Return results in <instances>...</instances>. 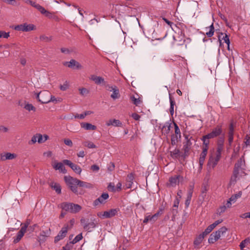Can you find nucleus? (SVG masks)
<instances>
[{
    "label": "nucleus",
    "instance_id": "obj_1",
    "mask_svg": "<svg viewBox=\"0 0 250 250\" xmlns=\"http://www.w3.org/2000/svg\"><path fill=\"white\" fill-rule=\"evenodd\" d=\"M64 179L70 189L77 195H82L84 193L83 190H79L78 189V187L87 188H92V185L91 184L78 180L70 176H65Z\"/></svg>",
    "mask_w": 250,
    "mask_h": 250
},
{
    "label": "nucleus",
    "instance_id": "obj_2",
    "mask_svg": "<svg viewBox=\"0 0 250 250\" xmlns=\"http://www.w3.org/2000/svg\"><path fill=\"white\" fill-rule=\"evenodd\" d=\"M227 229L226 227H223L217 231L212 232L209 236L208 242L209 244H213L220 238V232H226Z\"/></svg>",
    "mask_w": 250,
    "mask_h": 250
},
{
    "label": "nucleus",
    "instance_id": "obj_3",
    "mask_svg": "<svg viewBox=\"0 0 250 250\" xmlns=\"http://www.w3.org/2000/svg\"><path fill=\"white\" fill-rule=\"evenodd\" d=\"M50 93L48 91H43L37 94V99L42 104H47L49 103Z\"/></svg>",
    "mask_w": 250,
    "mask_h": 250
},
{
    "label": "nucleus",
    "instance_id": "obj_4",
    "mask_svg": "<svg viewBox=\"0 0 250 250\" xmlns=\"http://www.w3.org/2000/svg\"><path fill=\"white\" fill-rule=\"evenodd\" d=\"M119 211V209L118 208H112L108 211L100 212L98 213V216L102 219L110 218L115 216Z\"/></svg>",
    "mask_w": 250,
    "mask_h": 250
},
{
    "label": "nucleus",
    "instance_id": "obj_5",
    "mask_svg": "<svg viewBox=\"0 0 250 250\" xmlns=\"http://www.w3.org/2000/svg\"><path fill=\"white\" fill-rule=\"evenodd\" d=\"M94 221L95 219H94L93 220H91V222H88V219H85L84 218H82L80 220V222L81 224L83 226L84 229L88 231H91V230H90V229L95 228L96 226L97 223H95Z\"/></svg>",
    "mask_w": 250,
    "mask_h": 250
},
{
    "label": "nucleus",
    "instance_id": "obj_6",
    "mask_svg": "<svg viewBox=\"0 0 250 250\" xmlns=\"http://www.w3.org/2000/svg\"><path fill=\"white\" fill-rule=\"evenodd\" d=\"M222 131V125H218L212 129V131L210 133L207 134L206 136L212 139L221 135Z\"/></svg>",
    "mask_w": 250,
    "mask_h": 250
},
{
    "label": "nucleus",
    "instance_id": "obj_7",
    "mask_svg": "<svg viewBox=\"0 0 250 250\" xmlns=\"http://www.w3.org/2000/svg\"><path fill=\"white\" fill-rule=\"evenodd\" d=\"M68 229V225H66L62 227L61 230L59 231L58 235L55 237L54 243H57L59 241L63 239L66 235Z\"/></svg>",
    "mask_w": 250,
    "mask_h": 250
},
{
    "label": "nucleus",
    "instance_id": "obj_8",
    "mask_svg": "<svg viewBox=\"0 0 250 250\" xmlns=\"http://www.w3.org/2000/svg\"><path fill=\"white\" fill-rule=\"evenodd\" d=\"M64 165L68 166L76 173L80 174L82 171V168L80 166L76 165L70 160L65 159L62 161Z\"/></svg>",
    "mask_w": 250,
    "mask_h": 250
},
{
    "label": "nucleus",
    "instance_id": "obj_9",
    "mask_svg": "<svg viewBox=\"0 0 250 250\" xmlns=\"http://www.w3.org/2000/svg\"><path fill=\"white\" fill-rule=\"evenodd\" d=\"M184 136L186 140V142L184 143L183 148L186 153L187 152H189L190 149H191L192 143L191 140L195 141L194 139L192 137H189V135L184 134Z\"/></svg>",
    "mask_w": 250,
    "mask_h": 250
},
{
    "label": "nucleus",
    "instance_id": "obj_10",
    "mask_svg": "<svg viewBox=\"0 0 250 250\" xmlns=\"http://www.w3.org/2000/svg\"><path fill=\"white\" fill-rule=\"evenodd\" d=\"M63 65L71 68H76L78 69H81L82 67L80 63L74 59H71L70 62H64Z\"/></svg>",
    "mask_w": 250,
    "mask_h": 250
},
{
    "label": "nucleus",
    "instance_id": "obj_11",
    "mask_svg": "<svg viewBox=\"0 0 250 250\" xmlns=\"http://www.w3.org/2000/svg\"><path fill=\"white\" fill-rule=\"evenodd\" d=\"M109 197L108 194L107 193H103L98 199H96L93 202L94 206H98L100 203L104 204V200Z\"/></svg>",
    "mask_w": 250,
    "mask_h": 250
},
{
    "label": "nucleus",
    "instance_id": "obj_12",
    "mask_svg": "<svg viewBox=\"0 0 250 250\" xmlns=\"http://www.w3.org/2000/svg\"><path fill=\"white\" fill-rule=\"evenodd\" d=\"M208 150L206 148L202 149V151L200 155L199 163V169H201L203 167L205 158L207 155Z\"/></svg>",
    "mask_w": 250,
    "mask_h": 250
},
{
    "label": "nucleus",
    "instance_id": "obj_13",
    "mask_svg": "<svg viewBox=\"0 0 250 250\" xmlns=\"http://www.w3.org/2000/svg\"><path fill=\"white\" fill-rule=\"evenodd\" d=\"M90 79L94 81L97 84H102L103 85H106V82L104 81V79L101 77L93 75L91 76Z\"/></svg>",
    "mask_w": 250,
    "mask_h": 250
},
{
    "label": "nucleus",
    "instance_id": "obj_14",
    "mask_svg": "<svg viewBox=\"0 0 250 250\" xmlns=\"http://www.w3.org/2000/svg\"><path fill=\"white\" fill-rule=\"evenodd\" d=\"M17 155L15 153H11L6 152L4 154H0V160L1 161H5L6 160H12L15 159Z\"/></svg>",
    "mask_w": 250,
    "mask_h": 250
},
{
    "label": "nucleus",
    "instance_id": "obj_15",
    "mask_svg": "<svg viewBox=\"0 0 250 250\" xmlns=\"http://www.w3.org/2000/svg\"><path fill=\"white\" fill-rule=\"evenodd\" d=\"M134 179V175L133 173H131L127 175L126 179L125 186L127 188H130L132 187V185L133 183V180Z\"/></svg>",
    "mask_w": 250,
    "mask_h": 250
},
{
    "label": "nucleus",
    "instance_id": "obj_16",
    "mask_svg": "<svg viewBox=\"0 0 250 250\" xmlns=\"http://www.w3.org/2000/svg\"><path fill=\"white\" fill-rule=\"evenodd\" d=\"M220 159V158L217 157L216 156L215 157H213L212 156H210L208 161V165L211 167L212 168H214L217 165Z\"/></svg>",
    "mask_w": 250,
    "mask_h": 250
},
{
    "label": "nucleus",
    "instance_id": "obj_17",
    "mask_svg": "<svg viewBox=\"0 0 250 250\" xmlns=\"http://www.w3.org/2000/svg\"><path fill=\"white\" fill-rule=\"evenodd\" d=\"M180 178H182L180 175H175L170 177L169 179V184L172 187H175L177 184L179 183Z\"/></svg>",
    "mask_w": 250,
    "mask_h": 250
},
{
    "label": "nucleus",
    "instance_id": "obj_18",
    "mask_svg": "<svg viewBox=\"0 0 250 250\" xmlns=\"http://www.w3.org/2000/svg\"><path fill=\"white\" fill-rule=\"evenodd\" d=\"M81 125L82 128L87 130H95L97 129L96 125L88 123H82Z\"/></svg>",
    "mask_w": 250,
    "mask_h": 250
},
{
    "label": "nucleus",
    "instance_id": "obj_19",
    "mask_svg": "<svg viewBox=\"0 0 250 250\" xmlns=\"http://www.w3.org/2000/svg\"><path fill=\"white\" fill-rule=\"evenodd\" d=\"M63 164V163L61 162L57 163L53 166V167L56 170H59L61 172L65 174L67 172V170L65 169V167H64Z\"/></svg>",
    "mask_w": 250,
    "mask_h": 250
},
{
    "label": "nucleus",
    "instance_id": "obj_20",
    "mask_svg": "<svg viewBox=\"0 0 250 250\" xmlns=\"http://www.w3.org/2000/svg\"><path fill=\"white\" fill-rule=\"evenodd\" d=\"M49 186L52 189L55 190L58 194L61 193V187L59 184L51 182L49 183Z\"/></svg>",
    "mask_w": 250,
    "mask_h": 250
},
{
    "label": "nucleus",
    "instance_id": "obj_21",
    "mask_svg": "<svg viewBox=\"0 0 250 250\" xmlns=\"http://www.w3.org/2000/svg\"><path fill=\"white\" fill-rule=\"evenodd\" d=\"M108 90L113 91V93L111 95V97L114 100L118 99L120 97L119 90L117 86H114V88H112V89H108Z\"/></svg>",
    "mask_w": 250,
    "mask_h": 250
},
{
    "label": "nucleus",
    "instance_id": "obj_22",
    "mask_svg": "<svg viewBox=\"0 0 250 250\" xmlns=\"http://www.w3.org/2000/svg\"><path fill=\"white\" fill-rule=\"evenodd\" d=\"M211 139V138L207 137L206 135H204L202 137V141L203 142L202 149L206 148V149L208 150V145L209 143V139Z\"/></svg>",
    "mask_w": 250,
    "mask_h": 250
},
{
    "label": "nucleus",
    "instance_id": "obj_23",
    "mask_svg": "<svg viewBox=\"0 0 250 250\" xmlns=\"http://www.w3.org/2000/svg\"><path fill=\"white\" fill-rule=\"evenodd\" d=\"M223 35V33L221 32V33H218V34L217 36L218 40L220 42V44H221V39L223 40L224 41V42L227 44H230V41H229V36L227 34H225V35L224 36H223L222 38H221V35Z\"/></svg>",
    "mask_w": 250,
    "mask_h": 250
},
{
    "label": "nucleus",
    "instance_id": "obj_24",
    "mask_svg": "<svg viewBox=\"0 0 250 250\" xmlns=\"http://www.w3.org/2000/svg\"><path fill=\"white\" fill-rule=\"evenodd\" d=\"M208 28L209 29V30L208 32H207L206 34L202 32H200V33L203 34V35H206L208 38H210L212 37L215 32L213 23H212L211 25H210Z\"/></svg>",
    "mask_w": 250,
    "mask_h": 250
},
{
    "label": "nucleus",
    "instance_id": "obj_25",
    "mask_svg": "<svg viewBox=\"0 0 250 250\" xmlns=\"http://www.w3.org/2000/svg\"><path fill=\"white\" fill-rule=\"evenodd\" d=\"M82 209L81 206L79 205L78 204H75L74 203H72V207L70 208V212L73 213H76L81 210Z\"/></svg>",
    "mask_w": 250,
    "mask_h": 250
},
{
    "label": "nucleus",
    "instance_id": "obj_26",
    "mask_svg": "<svg viewBox=\"0 0 250 250\" xmlns=\"http://www.w3.org/2000/svg\"><path fill=\"white\" fill-rule=\"evenodd\" d=\"M35 8L37 9L42 14H45L46 17H49L51 13L46 11L42 6L38 4L35 6Z\"/></svg>",
    "mask_w": 250,
    "mask_h": 250
},
{
    "label": "nucleus",
    "instance_id": "obj_27",
    "mask_svg": "<svg viewBox=\"0 0 250 250\" xmlns=\"http://www.w3.org/2000/svg\"><path fill=\"white\" fill-rule=\"evenodd\" d=\"M72 207L71 203H63L61 205V208L65 211H70V208Z\"/></svg>",
    "mask_w": 250,
    "mask_h": 250
},
{
    "label": "nucleus",
    "instance_id": "obj_28",
    "mask_svg": "<svg viewBox=\"0 0 250 250\" xmlns=\"http://www.w3.org/2000/svg\"><path fill=\"white\" fill-rule=\"evenodd\" d=\"M204 237H205L203 236V235L200 234L199 235H198V237L196 238L193 242L195 248H196L202 243Z\"/></svg>",
    "mask_w": 250,
    "mask_h": 250
},
{
    "label": "nucleus",
    "instance_id": "obj_29",
    "mask_svg": "<svg viewBox=\"0 0 250 250\" xmlns=\"http://www.w3.org/2000/svg\"><path fill=\"white\" fill-rule=\"evenodd\" d=\"M23 31L29 32L34 30L36 29L35 26L33 24H28L26 23H24Z\"/></svg>",
    "mask_w": 250,
    "mask_h": 250
},
{
    "label": "nucleus",
    "instance_id": "obj_30",
    "mask_svg": "<svg viewBox=\"0 0 250 250\" xmlns=\"http://www.w3.org/2000/svg\"><path fill=\"white\" fill-rule=\"evenodd\" d=\"M169 101L170 104V106L169 109V111L170 115L173 116L174 114V106L175 105V102L172 96H169Z\"/></svg>",
    "mask_w": 250,
    "mask_h": 250
},
{
    "label": "nucleus",
    "instance_id": "obj_31",
    "mask_svg": "<svg viewBox=\"0 0 250 250\" xmlns=\"http://www.w3.org/2000/svg\"><path fill=\"white\" fill-rule=\"evenodd\" d=\"M249 244H250V237H247L240 243L239 245L240 249L241 250H244V248L246 247V245Z\"/></svg>",
    "mask_w": 250,
    "mask_h": 250
},
{
    "label": "nucleus",
    "instance_id": "obj_32",
    "mask_svg": "<svg viewBox=\"0 0 250 250\" xmlns=\"http://www.w3.org/2000/svg\"><path fill=\"white\" fill-rule=\"evenodd\" d=\"M242 191H239L238 193L235 194H234V195H232L230 198V201H232V202H233V203L235 202L237 199H238V198H240L241 195H242Z\"/></svg>",
    "mask_w": 250,
    "mask_h": 250
},
{
    "label": "nucleus",
    "instance_id": "obj_33",
    "mask_svg": "<svg viewBox=\"0 0 250 250\" xmlns=\"http://www.w3.org/2000/svg\"><path fill=\"white\" fill-rule=\"evenodd\" d=\"M208 190V187L207 185L203 184L201 189V196L204 199L205 197L206 196V192Z\"/></svg>",
    "mask_w": 250,
    "mask_h": 250
},
{
    "label": "nucleus",
    "instance_id": "obj_34",
    "mask_svg": "<svg viewBox=\"0 0 250 250\" xmlns=\"http://www.w3.org/2000/svg\"><path fill=\"white\" fill-rule=\"evenodd\" d=\"M83 238L82 233L79 234L77 235L75 238L70 242V244H74L80 241Z\"/></svg>",
    "mask_w": 250,
    "mask_h": 250
},
{
    "label": "nucleus",
    "instance_id": "obj_35",
    "mask_svg": "<svg viewBox=\"0 0 250 250\" xmlns=\"http://www.w3.org/2000/svg\"><path fill=\"white\" fill-rule=\"evenodd\" d=\"M83 145L89 148H95L97 146L92 142L90 141H86L83 143Z\"/></svg>",
    "mask_w": 250,
    "mask_h": 250
},
{
    "label": "nucleus",
    "instance_id": "obj_36",
    "mask_svg": "<svg viewBox=\"0 0 250 250\" xmlns=\"http://www.w3.org/2000/svg\"><path fill=\"white\" fill-rule=\"evenodd\" d=\"M213 228L210 226V225L208 226L205 230L204 231L201 233L203 236L205 237L206 235H207L208 234H209L212 230Z\"/></svg>",
    "mask_w": 250,
    "mask_h": 250
},
{
    "label": "nucleus",
    "instance_id": "obj_37",
    "mask_svg": "<svg viewBox=\"0 0 250 250\" xmlns=\"http://www.w3.org/2000/svg\"><path fill=\"white\" fill-rule=\"evenodd\" d=\"M244 140L245 145L243 146V148L250 146V136L247 134L245 137Z\"/></svg>",
    "mask_w": 250,
    "mask_h": 250
},
{
    "label": "nucleus",
    "instance_id": "obj_38",
    "mask_svg": "<svg viewBox=\"0 0 250 250\" xmlns=\"http://www.w3.org/2000/svg\"><path fill=\"white\" fill-rule=\"evenodd\" d=\"M24 108L29 111L31 110L34 111H36V108L32 104H25L24 106Z\"/></svg>",
    "mask_w": 250,
    "mask_h": 250
},
{
    "label": "nucleus",
    "instance_id": "obj_39",
    "mask_svg": "<svg viewBox=\"0 0 250 250\" xmlns=\"http://www.w3.org/2000/svg\"><path fill=\"white\" fill-rule=\"evenodd\" d=\"M23 236V235L21 234V232L20 233L18 232L16 238L14 239L13 242L15 244L18 243L21 240Z\"/></svg>",
    "mask_w": 250,
    "mask_h": 250
},
{
    "label": "nucleus",
    "instance_id": "obj_40",
    "mask_svg": "<svg viewBox=\"0 0 250 250\" xmlns=\"http://www.w3.org/2000/svg\"><path fill=\"white\" fill-rule=\"evenodd\" d=\"M175 133L176 136H179V139L181 138V132L178 125L174 123Z\"/></svg>",
    "mask_w": 250,
    "mask_h": 250
},
{
    "label": "nucleus",
    "instance_id": "obj_41",
    "mask_svg": "<svg viewBox=\"0 0 250 250\" xmlns=\"http://www.w3.org/2000/svg\"><path fill=\"white\" fill-rule=\"evenodd\" d=\"M131 99L133 104L136 106L139 105V104L141 103V101L139 98H136L134 96L131 97Z\"/></svg>",
    "mask_w": 250,
    "mask_h": 250
},
{
    "label": "nucleus",
    "instance_id": "obj_42",
    "mask_svg": "<svg viewBox=\"0 0 250 250\" xmlns=\"http://www.w3.org/2000/svg\"><path fill=\"white\" fill-rule=\"evenodd\" d=\"M243 161L241 158L239 159L234 165V168L241 169V166L242 165Z\"/></svg>",
    "mask_w": 250,
    "mask_h": 250
},
{
    "label": "nucleus",
    "instance_id": "obj_43",
    "mask_svg": "<svg viewBox=\"0 0 250 250\" xmlns=\"http://www.w3.org/2000/svg\"><path fill=\"white\" fill-rule=\"evenodd\" d=\"M180 153V150L178 149H175L173 151L170 152L171 156L172 157L177 158Z\"/></svg>",
    "mask_w": 250,
    "mask_h": 250
},
{
    "label": "nucleus",
    "instance_id": "obj_44",
    "mask_svg": "<svg viewBox=\"0 0 250 250\" xmlns=\"http://www.w3.org/2000/svg\"><path fill=\"white\" fill-rule=\"evenodd\" d=\"M112 123L113 124V126H122V123L119 120L113 119Z\"/></svg>",
    "mask_w": 250,
    "mask_h": 250
},
{
    "label": "nucleus",
    "instance_id": "obj_45",
    "mask_svg": "<svg viewBox=\"0 0 250 250\" xmlns=\"http://www.w3.org/2000/svg\"><path fill=\"white\" fill-rule=\"evenodd\" d=\"M164 210V207H161V208H159L158 211L156 213L154 214V215L155 216L157 219H158V217L160 215L163 214Z\"/></svg>",
    "mask_w": 250,
    "mask_h": 250
},
{
    "label": "nucleus",
    "instance_id": "obj_46",
    "mask_svg": "<svg viewBox=\"0 0 250 250\" xmlns=\"http://www.w3.org/2000/svg\"><path fill=\"white\" fill-rule=\"evenodd\" d=\"M234 134H228V145L229 146H231L233 141Z\"/></svg>",
    "mask_w": 250,
    "mask_h": 250
},
{
    "label": "nucleus",
    "instance_id": "obj_47",
    "mask_svg": "<svg viewBox=\"0 0 250 250\" xmlns=\"http://www.w3.org/2000/svg\"><path fill=\"white\" fill-rule=\"evenodd\" d=\"M9 37V32H5L4 31H0V38H4L7 39Z\"/></svg>",
    "mask_w": 250,
    "mask_h": 250
},
{
    "label": "nucleus",
    "instance_id": "obj_48",
    "mask_svg": "<svg viewBox=\"0 0 250 250\" xmlns=\"http://www.w3.org/2000/svg\"><path fill=\"white\" fill-rule=\"evenodd\" d=\"M234 128L233 125V122H231L229 124V132L228 134H234Z\"/></svg>",
    "mask_w": 250,
    "mask_h": 250
},
{
    "label": "nucleus",
    "instance_id": "obj_49",
    "mask_svg": "<svg viewBox=\"0 0 250 250\" xmlns=\"http://www.w3.org/2000/svg\"><path fill=\"white\" fill-rule=\"evenodd\" d=\"M225 141V134H223L221 136H220L218 138L217 144H221L224 145Z\"/></svg>",
    "mask_w": 250,
    "mask_h": 250
},
{
    "label": "nucleus",
    "instance_id": "obj_50",
    "mask_svg": "<svg viewBox=\"0 0 250 250\" xmlns=\"http://www.w3.org/2000/svg\"><path fill=\"white\" fill-rule=\"evenodd\" d=\"M227 209V207L225 205L220 207L218 209V213L220 215L222 213L224 212Z\"/></svg>",
    "mask_w": 250,
    "mask_h": 250
},
{
    "label": "nucleus",
    "instance_id": "obj_51",
    "mask_svg": "<svg viewBox=\"0 0 250 250\" xmlns=\"http://www.w3.org/2000/svg\"><path fill=\"white\" fill-rule=\"evenodd\" d=\"M219 16L220 18L225 21L226 26L229 27L227 18L221 13H219Z\"/></svg>",
    "mask_w": 250,
    "mask_h": 250
},
{
    "label": "nucleus",
    "instance_id": "obj_52",
    "mask_svg": "<svg viewBox=\"0 0 250 250\" xmlns=\"http://www.w3.org/2000/svg\"><path fill=\"white\" fill-rule=\"evenodd\" d=\"M79 91L82 95H85L89 93L88 90L85 88H80Z\"/></svg>",
    "mask_w": 250,
    "mask_h": 250
},
{
    "label": "nucleus",
    "instance_id": "obj_53",
    "mask_svg": "<svg viewBox=\"0 0 250 250\" xmlns=\"http://www.w3.org/2000/svg\"><path fill=\"white\" fill-rule=\"evenodd\" d=\"M68 88V84L67 82L66 81L63 85L60 86V88L62 91H65Z\"/></svg>",
    "mask_w": 250,
    "mask_h": 250
},
{
    "label": "nucleus",
    "instance_id": "obj_54",
    "mask_svg": "<svg viewBox=\"0 0 250 250\" xmlns=\"http://www.w3.org/2000/svg\"><path fill=\"white\" fill-rule=\"evenodd\" d=\"M64 143L70 146V147H72L73 146V143L72 142V141L70 140V139H65L64 140Z\"/></svg>",
    "mask_w": 250,
    "mask_h": 250
},
{
    "label": "nucleus",
    "instance_id": "obj_55",
    "mask_svg": "<svg viewBox=\"0 0 250 250\" xmlns=\"http://www.w3.org/2000/svg\"><path fill=\"white\" fill-rule=\"evenodd\" d=\"M170 127L171 126L170 125H167V126H164L163 127L162 130L165 131L166 134H168L170 130Z\"/></svg>",
    "mask_w": 250,
    "mask_h": 250
},
{
    "label": "nucleus",
    "instance_id": "obj_56",
    "mask_svg": "<svg viewBox=\"0 0 250 250\" xmlns=\"http://www.w3.org/2000/svg\"><path fill=\"white\" fill-rule=\"evenodd\" d=\"M222 220H218L210 225L213 228V229H214L218 225L222 223Z\"/></svg>",
    "mask_w": 250,
    "mask_h": 250
},
{
    "label": "nucleus",
    "instance_id": "obj_57",
    "mask_svg": "<svg viewBox=\"0 0 250 250\" xmlns=\"http://www.w3.org/2000/svg\"><path fill=\"white\" fill-rule=\"evenodd\" d=\"M24 27V23L22 24H20L16 26L14 28L15 30L17 31H23Z\"/></svg>",
    "mask_w": 250,
    "mask_h": 250
},
{
    "label": "nucleus",
    "instance_id": "obj_58",
    "mask_svg": "<svg viewBox=\"0 0 250 250\" xmlns=\"http://www.w3.org/2000/svg\"><path fill=\"white\" fill-rule=\"evenodd\" d=\"M37 141V136L34 135L31 139V140L29 142V144L32 145L35 144Z\"/></svg>",
    "mask_w": 250,
    "mask_h": 250
},
{
    "label": "nucleus",
    "instance_id": "obj_59",
    "mask_svg": "<svg viewBox=\"0 0 250 250\" xmlns=\"http://www.w3.org/2000/svg\"><path fill=\"white\" fill-rule=\"evenodd\" d=\"M40 39L42 41H45L46 42H49L51 41V39L49 37L45 36V35L41 36L40 37Z\"/></svg>",
    "mask_w": 250,
    "mask_h": 250
},
{
    "label": "nucleus",
    "instance_id": "obj_60",
    "mask_svg": "<svg viewBox=\"0 0 250 250\" xmlns=\"http://www.w3.org/2000/svg\"><path fill=\"white\" fill-rule=\"evenodd\" d=\"M131 117L136 121L139 120L140 118V116L136 113H132Z\"/></svg>",
    "mask_w": 250,
    "mask_h": 250
},
{
    "label": "nucleus",
    "instance_id": "obj_61",
    "mask_svg": "<svg viewBox=\"0 0 250 250\" xmlns=\"http://www.w3.org/2000/svg\"><path fill=\"white\" fill-rule=\"evenodd\" d=\"M115 168V165L114 163L110 162L108 167V170L109 171H112Z\"/></svg>",
    "mask_w": 250,
    "mask_h": 250
},
{
    "label": "nucleus",
    "instance_id": "obj_62",
    "mask_svg": "<svg viewBox=\"0 0 250 250\" xmlns=\"http://www.w3.org/2000/svg\"><path fill=\"white\" fill-rule=\"evenodd\" d=\"M36 136H37V139H38L37 141L39 143H42L43 142L42 136L41 134H37Z\"/></svg>",
    "mask_w": 250,
    "mask_h": 250
},
{
    "label": "nucleus",
    "instance_id": "obj_63",
    "mask_svg": "<svg viewBox=\"0 0 250 250\" xmlns=\"http://www.w3.org/2000/svg\"><path fill=\"white\" fill-rule=\"evenodd\" d=\"M237 177H238V176H236V175L232 174L231 177V178H230V183H233V184H234L237 181Z\"/></svg>",
    "mask_w": 250,
    "mask_h": 250
},
{
    "label": "nucleus",
    "instance_id": "obj_64",
    "mask_svg": "<svg viewBox=\"0 0 250 250\" xmlns=\"http://www.w3.org/2000/svg\"><path fill=\"white\" fill-rule=\"evenodd\" d=\"M99 169V167L97 165H93L91 167V169L93 171H98Z\"/></svg>",
    "mask_w": 250,
    "mask_h": 250
}]
</instances>
